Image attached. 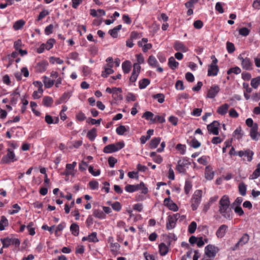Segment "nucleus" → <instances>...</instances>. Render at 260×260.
Masks as SVG:
<instances>
[{
	"label": "nucleus",
	"mask_w": 260,
	"mask_h": 260,
	"mask_svg": "<svg viewBox=\"0 0 260 260\" xmlns=\"http://www.w3.org/2000/svg\"><path fill=\"white\" fill-rule=\"evenodd\" d=\"M230 201L228 196H223L219 202V212L225 219L231 220L232 219L233 212L230 208Z\"/></svg>",
	"instance_id": "nucleus-1"
},
{
	"label": "nucleus",
	"mask_w": 260,
	"mask_h": 260,
	"mask_svg": "<svg viewBox=\"0 0 260 260\" xmlns=\"http://www.w3.org/2000/svg\"><path fill=\"white\" fill-rule=\"evenodd\" d=\"M202 197V191L201 190H197L191 199V204L192 210L197 209L200 205Z\"/></svg>",
	"instance_id": "nucleus-2"
},
{
	"label": "nucleus",
	"mask_w": 260,
	"mask_h": 260,
	"mask_svg": "<svg viewBox=\"0 0 260 260\" xmlns=\"http://www.w3.org/2000/svg\"><path fill=\"white\" fill-rule=\"evenodd\" d=\"M1 242L2 243L3 248H8L11 245L19 247L20 244V241L18 239L10 238L9 237L1 238Z\"/></svg>",
	"instance_id": "nucleus-3"
},
{
	"label": "nucleus",
	"mask_w": 260,
	"mask_h": 260,
	"mask_svg": "<svg viewBox=\"0 0 260 260\" xmlns=\"http://www.w3.org/2000/svg\"><path fill=\"white\" fill-rule=\"evenodd\" d=\"M211 58L213 59L212 63L209 66L208 70V76H215L217 75L218 71V67L216 65L218 62L217 59L215 57V56L212 55Z\"/></svg>",
	"instance_id": "nucleus-4"
},
{
	"label": "nucleus",
	"mask_w": 260,
	"mask_h": 260,
	"mask_svg": "<svg viewBox=\"0 0 260 260\" xmlns=\"http://www.w3.org/2000/svg\"><path fill=\"white\" fill-rule=\"evenodd\" d=\"M7 152V154L4 156L1 159V162L3 164H8L10 162H14L17 160L16 158L14 151L12 149L8 148Z\"/></svg>",
	"instance_id": "nucleus-5"
},
{
	"label": "nucleus",
	"mask_w": 260,
	"mask_h": 260,
	"mask_svg": "<svg viewBox=\"0 0 260 260\" xmlns=\"http://www.w3.org/2000/svg\"><path fill=\"white\" fill-rule=\"evenodd\" d=\"M205 250L206 255L210 258H212L215 257L219 249L213 245L209 244L205 247Z\"/></svg>",
	"instance_id": "nucleus-6"
},
{
	"label": "nucleus",
	"mask_w": 260,
	"mask_h": 260,
	"mask_svg": "<svg viewBox=\"0 0 260 260\" xmlns=\"http://www.w3.org/2000/svg\"><path fill=\"white\" fill-rule=\"evenodd\" d=\"M238 58L241 61V66L243 69L248 71L252 69V62L249 58L247 57L244 58L241 55L238 57Z\"/></svg>",
	"instance_id": "nucleus-7"
},
{
	"label": "nucleus",
	"mask_w": 260,
	"mask_h": 260,
	"mask_svg": "<svg viewBox=\"0 0 260 260\" xmlns=\"http://www.w3.org/2000/svg\"><path fill=\"white\" fill-rule=\"evenodd\" d=\"M219 123L217 121H214L211 123L207 125V129L209 133L214 135H217L219 134Z\"/></svg>",
	"instance_id": "nucleus-8"
},
{
	"label": "nucleus",
	"mask_w": 260,
	"mask_h": 260,
	"mask_svg": "<svg viewBox=\"0 0 260 260\" xmlns=\"http://www.w3.org/2000/svg\"><path fill=\"white\" fill-rule=\"evenodd\" d=\"M220 88L217 85H213L211 86L210 88L208 90L207 98L213 99L219 93Z\"/></svg>",
	"instance_id": "nucleus-9"
},
{
	"label": "nucleus",
	"mask_w": 260,
	"mask_h": 260,
	"mask_svg": "<svg viewBox=\"0 0 260 260\" xmlns=\"http://www.w3.org/2000/svg\"><path fill=\"white\" fill-rule=\"evenodd\" d=\"M249 240V235L246 233L244 234L240 239L239 241L236 244L233 250H235L238 249L240 245L243 246L244 244H246L248 242Z\"/></svg>",
	"instance_id": "nucleus-10"
},
{
	"label": "nucleus",
	"mask_w": 260,
	"mask_h": 260,
	"mask_svg": "<svg viewBox=\"0 0 260 260\" xmlns=\"http://www.w3.org/2000/svg\"><path fill=\"white\" fill-rule=\"evenodd\" d=\"M250 135L251 138L255 141L258 140L257 136H260V134H258V125L257 123H255L254 125L250 127Z\"/></svg>",
	"instance_id": "nucleus-11"
},
{
	"label": "nucleus",
	"mask_w": 260,
	"mask_h": 260,
	"mask_svg": "<svg viewBox=\"0 0 260 260\" xmlns=\"http://www.w3.org/2000/svg\"><path fill=\"white\" fill-rule=\"evenodd\" d=\"M228 226L225 224L220 225L216 231V235L219 238H221L225 235Z\"/></svg>",
	"instance_id": "nucleus-12"
},
{
	"label": "nucleus",
	"mask_w": 260,
	"mask_h": 260,
	"mask_svg": "<svg viewBox=\"0 0 260 260\" xmlns=\"http://www.w3.org/2000/svg\"><path fill=\"white\" fill-rule=\"evenodd\" d=\"M113 65L107 64L105 67V70L102 72L101 76L104 78H107L108 75L113 74L114 70L112 69Z\"/></svg>",
	"instance_id": "nucleus-13"
},
{
	"label": "nucleus",
	"mask_w": 260,
	"mask_h": 260,
	"mask_svg": "<svg viewBox=\"0 0 260 260\" xmlns=\"http://www.w3.org/2000/svg\"><path fill=\"white\" fill-rule=\"evenodd\" d=\"M174 47L176 51H181L185 52L188 51L187 48L181 42L176 41L174 44Z\"/></svg>",
	"instance_id": "nucleus-14"
},
{
	"label": "nucleus",
	"mask_w": 260,
	"mask_h": 260,
	"mask_svg": "<svg viewBox=\"0 0 260 260\" xmlns=\"http://www.w3.org/2000/svg\"><path fill=\"white\" fill-rule=\"evenodd\" d=\"M214 173L212 171V168L210 166H208L205 168V176L207 180H211L213 178Z\"/></svg>",
	"instance_id": "nucleus-15"
},
{
	"label": "nucleus",
	"mask_w": 260,
	"mask_h": 260,
	"mask_svg": "<svg viewBox=\"0 0 260 260\" xmlns=\"http://www.w3.org/2000/svg\"><path fill=\"white\" fill-rule=\"evenodd\" d=\"M118 151V149L116 147V145L111 144L105 146L103 149V152L105 153H110Z\"/></svg>",
	"instance_id": "nucleus-16"
},
{
	"label": "nucleus",
	"mask_w": 260,
	"mask_h": 260,
	"mask_svg": "<svg viewBox=\"0 0 260 260\" xmlns=\"http://www.w3.org/2000/svg\"><path fill=\"white\" fill-rule=\"evenodd\" d=\"M176 221L169 215L168 217V222L166 224V228L168 230L174 229L175 227Z\"/></svg>",
	"instance_id": "nucleus-17"
},
{
	"label": "nucleus",
	"mask_w": 260,
	"mask_h": 260,
	"mask_svg": "<svg viewBox=\"0 0 260 260\" xmlns=\"http://www.w3.org/2000/svg\"><path fill=\"white\" fill-rule=\"evenodd\" d=\"M122 28L121 24L117 25L114 28L109 30L108 32L111 36L113 38H116L118 36V31L120 30Z\"/></svg>",
	"instance_id": "nucleus-18"
},
{
	"label": "nucleus",
	"mask_w": 260,
	"mask_h": 260,
	"mask_svg": "<svg viewBox=\"0 0 260 260\" xmlns=\"http://www.w3.org/2000/svg\"><path fill=\"white\" fill-rule=\"evenodd\" d=\"M229 107V105L228 104H224L218 107L217 112L219 114L224 115L227 113Z\"/></svg>",
	"instance_id": "nucleus-19"
},
{
	"label": "nucleus",
	"mask_w": 260,
	"mask_h": 260,
	"mask_svg": "<svg viewBox=\"0 0 260 260\" xmlns=\"http://www.w3.org/2000/svg\"><path fill=\"white\" fill-rule=\"evenodd\" d=\"M48 65L47 62L42 61L37 63L36 69L38 72L41 73L46 70V67Z\"/></svg>",
	"instance_id": "nucleus-20"
},
{
	"label": "nucleus",
	"mask_w": 260,
	"mask_h": 260,
	"mask_svg": "<svg viewBox=\"0 0 260 260\" xmlns=\"http://www.w3.org/2000/svg\"><path fill=\"white\" fill-rule=\"evenodd\" d=\"M133 185L135 191L141 189L142 190V192L145 194L147 193L148 191V188L145 186V184L143 182H141L139 184Z\"/></svg>",
	"instance_id": "nucleus-21"
},
{
	"label": "nucleus",
	"mask_w": 260,
	"mask_h": 260,
	"mask_svg": "<svg viewBox=\"0 0 260 260\" xmlns=\"http://www.w3.org/2000/svg\"><path fill=\"white\" fill-rule=\"evenodd\" d=\"M168 66L172 70H175L178 68L179 63L176 61L173 57L169 58Z\"/></svg>",
	"instance_id": "nucleus-22"
},
{
	"label": "nucleus",
	"mask_w": 260,
	"mask_h": 260,
	"mask_svg": "<svg viewBox=\"0 0 260 260\" xmlns=\"http://www.w3.org/2000/svg\"><path fill=\"white\" fill-rule=\"evenodd\" d=\"M153 129H150L147 132V135L146 136H142L140 138L141 143L145 144L146 142L150 139L151 136L153 134Z\"/></svg>",
	"instance_id": "nucleus-23"
},
{
	"label": "nucleus",
	"mask_w": 260,
	"mask_h": 260,
	"mask_svg": "<svg viewBox=\"0 0 260 260\" xmlns=\"http://www.w3.org/2000/svg\"><path fill=\"white\" fill-rule=\"evenodd\" d=\"M161 141L160 137L153 138L149 143V147L151 149L155 148L157 147Z\"/></svg>",
	"instance_id": "nucleus-24"
},
{
	"label": "nucleus",
	"mask_w": 260,
	"mask_h": 260,
	"mask_svg": "<svg viewBox=\"0 0 260 260\" xmlns=\"http://www.w3.org/2000/svg\"><path fill=\"white\" fill-rule=\"evenodd\" d=\"M96 136V129L95 127L89 131L87 134V137L91 141L94 140Z\"/></svg>",
	"instance_id": "nucleus-25"
},
{
	"label": "nucleus",
	"mask_w": 260,
	"mask_h": 260,
	"mask_svg": "<svg viewBox=\"0 0 260 260\" xmlns=\"http://www.w3.org/2000/svg\"><path fill=\"white\" fill-rule=\"evenodd\" d=\"M131 63L129 61L126 60L122 63V68L125 74H127L131 70Z\"/></svg>",
	"instance_id": "nucleus-26"
},
{
	"label": "nucleus",
	"mask_w": 260,
	"mask_h": 260,
	"mask_svg": "<svg viewBox=\"0 0 260 260\" xmlns=\"http://www.w3.org/2000/svg\"><path fill=\"white\" fill-rule=\"evenodd\" d=\"M70 230L74 236H77L79 235V227L77 223H72L70 226Z\"/></svg>",
	"instance_id": "nucleus-27"
},
{
	"label": "nucleus",
	"mask_w": 260,
	"mask_h": 260,
	"mask_svg": "<svg viewBox=\"0 0 260 260\" xmlns=\"http://www.w3.org/2000/svg\"><path fill=\"white\" fill-rule=\"evenodd\" d=\"M43 82L44 83L45 87L47 88H49L53 85L54 83V80H51L47 77L44 76Z\"/></svg>",
	"instance_id": "nucleus-28"
},
{
	"label": "nucleus",
	"mask_w": 260,
	"mask_h": 260,
	"mask_svg": "<svg viewBox=\"0 0 260 260\" xmlns=\"http://www.w3.org/2000/svg\"><path fill=\"white\" fill-rule=\"evenodd\" d=\"M159 251L162 256L165 255L168 253V248L165 243H161L159 245Z\"/></svg>",
	"instance_id": "nucleus-29"
},
{
	"label": "nucleus",
	"mask_w": 260,
	"mask_h": 260,
	"mask_svg": "<svg viewBox=\"0 0 260 260\" xmlns=\"http://www.w3.org/2000/svg\"><path fill=\"white\" fill-rule=\"evenodd\" d=\"M148 64L151 66L152 67H158V61L154 56L153 55H150L148 59Z\"/></svg>",
	"instance_id": "nucleus-30"
},
{
	"label": "nucleus",
	"mask_w": 260,
	"mask_h": 260,
	"mask_svg": "<svg viewBox=\"0 0 260 260\" xmlns=\"http://www.w3.org/2000/svg\"><path fill=\"white\" fill-rule=\"evenodd\" d=\"M8 225V220L6 217L4 216L1 217L0 221V231H3L5 230V227Z\"/></svg>",
	"instance_id": "nucleus-31"
},
{
	"label": "nucleus",
	"mask_w": 260,
	"mask_h": 260,
	"mask_svg": "<svg viewBox=\"0 0 260 260\" xmlns=\"http://www.w3.org/2000/svg\"><path fill=\"white\" fill-rule=\"evenodd\" d=\"M93 215L95 217L100 219L105 218L106 215L105 213L101 210L99 209H94L93 211Z\"/></svg>",
	"instance_id": "nucleus-32"
},
{
	"label": "nucleus",
	"mask_w": 260,
	"mask_h": 260,
	"mask_svg": "<svg viewBox=\"0 0 260 260\" xmlns=\"http://www.w3.org/2000/svg\"><path fill=\"white\" fill-rule=\"evenodd\" d=\"M53 102V99L50 96H46L43 99V104L46 107L51 106Z\"/></svg>",
	"instance_id": "nucleus-33"
},
{
	"label": "nucleus",
	"mask_w": 260,
	"mask_h": 260,
	"mask_svg": "<svg viewBox=\"0 0 260 260\" xmlns=\"http://www.w3.org/2000/svg\"><path fill=\"white\" fill-rule=\"evenodd\" d=\"M260 176V163L257 165V168L253 172L252 174L250 175V179H255Z\"/></svg>",
	"instance_id": "nucleus-34"
},
{
	"label": "nucleus",
	"mask_w": 260,
	"mask_h": 260,
	"mask_svg": "<svg viewBox=\"0 0 260 260\" xmlns=\"http://www.w3.org/2000/svg\"><path fill=\"white\" fill-rule=\"evenodd\" d=\"M25 24V21L23 20H19L16 21L13 24V28L15 30L21 29Z\"/></svg>",
	"instance_id": "nucleus-35"
},
{
	"label": "nucleus",
	"mask_w": 260,
	"mask_h": 260,
	"mask_svg": "<svg viewBox=\"0 0 260 260\" xmlns=\"http://www.w3.org/2000/svg\"><path fill=\"white\" fill-rule=\"evenodd\" d=\"M185 166V164H183V162H182L181 160H179L178 161V165L176 166V170L180 173H184L185 172V169L184 168V166Z\"/></svg>",
	"instance_id": "nucleus-36"
},
{
	"label": "nucleus",
	"mask_w": 260,
	"mask_h": 260,
	"mask_svg": "<svg viewBox=\"0 0 260 260\" xmlns=\"http://www.w3.org/2000/svg\"><path fill=\"white\" fill-rule=\"evenodd\" d=\"M149 84L150 80L148 79L144 78L139 82V88L141 89H144Z\"/></svg>",
	"instance_id": "nucleus-37"
},
{
	"label": "nucleus",
	"mask_w": 260,
	"mask_h": 260,
	"mask_svg": "<svg viewBox=\"0 0 260 260\" xmlns=\"http://www.w3.org/2000/svg\"><path fill=\"white\" fill-rule=\"evenodd\" d=\"M260 84V76L253 78L251 80V85L254 88H257L258 86Z\"/></svg>",
	"instance_id": "nucleus-38"
},
{
	"label": "nucleus",
	"mask_w": 260,
	"mask_h": 260,
	"mask_svg": "<svg viewBox=\"0 0 260 260\" xmlns=\"http://www.w3.org/2000/svg\"><path fill=\"white\" fill-rule=\"evenodd\" d=\"M55 40L54 39L51 38L49 39L46 42V43L45 44V48L47 50H49L50 49H51L54 44L55 43Z\"/></svg>",
	"instance_id": "nucleus-39"
},
{
	"label": "nucleus",
	"mask_w": 260,
	"mask_h": 260,
	"mask_svg": "<svg viewBox=\"0 0 260 260\" xmlns=\"http://www.w3.org/2000/svg\"><path fill=\"white\" fill-rule=\"evenodd\" d=\"M152 98L154 99H157L159 103H162L165 101V95L162 93H157L152 95Z\"/></svg>",
	"instance_id": "nucleus-40"
},
{
	"label": "nucleus",
	"mask_w": 260,
	"mask_h": 260,
	"mask_svg": "<svg viewBox=\"0 0 260 260\" xmlns=\"http://www.w3.org/2000/svg\"><path fill=\"white\" fill-rule=\"evenodd\" d=\"M111 247L112 248L111 251L112 253L114 255L117 254V252L120 248V245L118 243H111Z\"/></svg>",
	"instance_id": "nucleus-41"
},
{
	"label": "nucleus",
	"mask_w": 260,
	"mask_h": 260,
	"mask_svg": "<svg viewBox=\"0 0 260 260\" xmlns=\"http://www.w3.org/2000/svg\"><path fill=\"white\" fill-rule=\"evenodd\" d=\"M238 188L240 194L243 196H245L246 193V186L245 184L242 182L239 184Z\"/></svg>",
	"instance_id": "nucleus-42"
},
{
	"label": "nucleus",
	"mask_w": 260,
	"mask_h": 260,
	"mask_svg": "<svg viewBox=\"0 0 260 260\" xmlns=\"http://www.w3.org/2000/svg\"><path fill=\"white\" fill-rule=\"evenodd\" d=\"M241 72V70L240 68L238 67H236L234 68H230L228 71L227 74L228 75L231 74V73H234L235 74H239Z\"/></svg>",
	"instance_id": "nucleus-43"
},
{
	"label": "nucleus",
	"mask_w": 260,
	"mask_h": 260,
	"mask_svg": "<svg viewBox=\"0 0 260 260\" xmlns=\"http://www.w3.org/2000/svg\"><path fill=\"white\" fill-rule=\"evenodd\" d=\"M96 233L93 232L88 236V241L90 242H98L99 240L96 237Z\"/></svg>",
	"instance_id": "nucleus-44"
},
{
	"label": "nucleus",
	"mask_w": 260,
	"mask_h": 260,
	"mask_svg": "<svg viewBox=\"0 0 260 260\" xmlns=\"http://www.w3.org/2000/svg\"><path fill=\"white\" fill-rule=\"evenodd\" d=\"M70 96V93L68 92H65L63 94V95L61 96L59 100L57 101V103L59 104L66 100H68Z\"/></svg>",
	"instance_id": "nucleus-45"
},
{
	"label": "nucleus",
	"mask_w": 260,
	"mask_h": 260,
	"mask_svg": "<svg viewBox=\"0 0 260 260\" xmlns=\"http://www.w3.org/2000/svg\"><path fill=\"white\" fill-rule=\"evenodd\" d=\"M197 223L194 221H192L188 226V232L190 234H193L195 232L196 230L197 229Z\"/></svg>",
	"instance_id": "nucleus-46"
},
{
	"label": "nucleus",
	"mask_w": 260,
	"mask_h": 260,
	"mask_svg": "<svg viewBox=\"0 0 260 260\" xmlns=\"http://www.w3.org/2000/svg\"><path fill=\"white\" fill-rule=\"evenodd\" d=\"M159 122V123H164L165 122V119L164 116H161L159 115H156L153 119H151V122L152 123H155L156 122Z\"/></svg>",
	"instance_id": "nucleus-47"
},
{
	"label": "nucleus",
	"mask_w": 260,
	"mask_h": 260,
	"mask_svg": "<svg viewBox=\"0 0 260 260\" xmlns=\"http://www.w3.org/2000/svg\"><path fill=\"white\" fill-rule=\"evenodd\" d=\"M192 188L191 182L190 181L186 180L185 181V184L184 186L185 193L187 194Z\"/></svg>",
	"instance_id": "nucleus-48"
},
{
	"label": "nucleus",
	"mask_w": 260,
	"mask_h": 260,
	"mask_svg": "<svg viewBox=\"0 0 260 260\" xmlns=\"http://www.w3.org/2000/svg\"><path fill=\"white\" fill-rule=\"evenodd\" d=\"M242 129L241 127H238L236 128V129L234 131V134L235 137L237 138V139H240L242 138L243 136V134H242Z\"/></svg>",
	"instance_id": "nucleus-49"
},
{
	"label": "nucleus",
	"mask_w": 260,
	"mask_h": 260,
	"mask_svg": "<svg viewBox=\"0 0 260 260\" xmlns=\"http://www.w3.org/2000/svg\"><path fill=\"white\" fill-rule=\"evenodd\" d=\"M126 131L127 130L124 125H120L117 127L116 129V133L119 135H123Z\"/></svg>",
	"instance_id": "nucleus-50"
},
{
	"label": "nucleus",
	"mask_w": 260,
	"mask_h": 260,
	"mask_svg": "<svg viewBox=\"0 0 260 260\" xmlns=\"http://www.w3.org/2000/svg\"><path fill=\"white\" fill-rule=\"evenodd\" d=\"M239 34L242 36H247L250 32V30L246 27H242L239 30Z\"/></svg>",
	"instance_id": "nucleus-51"
},
{
	"label": "nucleus",
	"mask_w": 260,
	"mask_h": 260,
	"mask_svg": "<svg viewBox=\"0 0 260 260\" xmlns=\"http://www.w3.org/2000/svg\"><path fill=\"white\" fill-rule=\"evenodd\" d=\"M189 145L193 148H197L201 146V143L194 138L190 142Z\"/></svg>",
	"instance_id": "nucleus-52"
},
{
	"label": "nucleus",
	"mask_w": 260,
	"mask_h": 260,
	"mask_svg": "<svg viewBox=\"0 0 260 260\" xmlns=\"http://www.w3.org/2000/svg\"><path fill=\"white\" fill-rule=\"evenodd\" d=\"M226 48L229 53H232L235 50L234 44L229 42L226 43Z\"/></svg>",
	"instance_id": "nucleus-53"
},
{
	"label": "nucleus",
	"mask_w": 260,
	"mask_h": 260,
	"mask_svg": "<svg viewBox=\"0 0 260 260\" xmlns=\"http://www.w3.org/2000/svg\"><path fill=\"white\" fill-rule=\"evenodd\" d=\"M244 156L247 157V160L248 161H250L252 159V156L253 155V152L250 150H246L244 151Z\"/></svg>",
	"instance_id": "nucleus-54"
},
{
	"label": "nucleus",
	"mask_w": 260,
	"mask_h": 260,
	"mask_svg": "<svg viewBox=\"0 0 260 260\" xmlns=\"http://www.w3.org/2000/svg\"><path fill=\"white\" fill-rule=\"evenodd\" d=\"M153 116L154 114L151 112L146 111L143 114L142 117H144L146 119L150 120L151 121V119H153Z\"/></svg>",
	"instance_id": "nucleus-55"
},
{
	"label": "nucleus",
	"mask_w": 260,
	"mask_h": 260,
	"mask_svg": "<svg viewBox=\"0 0 260 260\" xmlns=\"http://www.w3.org/2000/svg\"><path fill=\"white\" fill-rule=\"evenodd\" d=\"M199 0H189L188 2L185 4V6L186 8H193V5L198 3Z\"/></svg>",
	"instance_id": "nucleus-56"
},
{
	"label": "nucleus",
	"mask_w": 260,
	"mask_h": 260,
	"mask_svg": "<svg viewBox=\"0 0 260 260\" xmlns=\"http://www.w3.org/2000/svg\"><path fill=\"white\" fill-rule=\"evenodd\" d=\"M175 88L177 90H183L184 89V86L183 81L181 80H177L175 84Z\"/></svg>",
	"instance_id": "nucleus-57"
},
{
	"label": "nucleus",
	"mask_w": 260,
	"mask_h": 260,
	"mask_svg": "<svg viewBox=\"0 0 260 260\" xmlns=\"http://www.w3.org/2000/svg\"><path fill=\"white\" fill-rule=\"evenodd\" d=\"M49 14V12L47 10H43L42 11L39 16H38L37 21H40L43 18H44L46 16Z\"/></svg>",
	"instance_id": "nucleus-58"
},
{
	"label": "nucleus",
	"mask_w": 260,
	"mask_h": 260,
	"mask_svg": "<svg viewBox=\"0 0 260 260\" xmlns=\"http://www.w3.org/2000/svg\"><path fill=\"white\" fill-rule=\"evenodd\" d=\"M89 185L91 189H96L99 187V183L95 180H92L89 182Z\"/></svg>",
	"instance_id": "nucleus-59"
},
{
	"label": "nucleus",
	"mask_w": 260,
	"mask_h": 260,
	"mask_svg": "<svg viewBox=\"0 0 260 260\" xmlns=\"http://www.w3.org/2000/svg\"><path fill=\"white\" fill-rule=\"evenodd\" d=\"M111 206L113 209L116 211H119L121 209V204L118 202H116L113 204H111Z\"/></svg>",
	"instance_id": "nucleus-60"
},
{
	"label": "nucleus",
	"mask_w": 260,
	"mask_h": 260,
	"mask_svg": "<svg viewBox=\"0 0 260 260\" xmlns=\"http://www.w3.org/2000/svg\"><path fill=\"white\" fill-rule=\"evenodd\" d=\"M186 79L190 82H192L194 80V77L193 74L190 72H187L185 74Z\"/></svg>",
	"instance_id": "nucleus-61"
},
{
	"label": "nucleus",
	"mask_w": 260,
	"mask_h": 260,
	"mask_svg": "<svg viewBox=\"0 0 260 260\" xmlns=\"http://www.w3.org/2000/svg\"><path fill=\"white\" fill-rule=\"evenodd\" d=\"M203 26V23L201 20H198L193 22V26L196 29H200Z\"/></svg>",
	"instance_id": "nucleus-62"
},
{
	"label": "nucleus",
	"mask_w": 260,
	"mask_h": 260,
	"mask_svg": "<svg viewBox=\"0 0 260 260\" xmlns=\"http://www.w3.org/2000/svg\"><path fill=\"white\" fill-rule=\"evenodd\" d=\"M169 209L173 211H177L178 210V207L177 205L172 202V203H170L168 206H167Z\"/></svg>",
	"instance_id": "nucleus-63"
},
{
	"label": "nucleus",
	"mask_w": 260,
	"mask_h": 260,
	"mask_svg": "<svg viewBox=\"0 0 260 260\" xmlns=\"http://www.w3.org/2000/svg\"><path fill=\"white\" fill-rule=\"evenodd\" d=\"M117 162V160L112 156H110L108 158L109 165L111 168H113Z\"/></svg>",
	"instance_id": "nucleus-64"
}]
</instances>
